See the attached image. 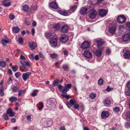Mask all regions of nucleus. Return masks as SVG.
I'll use <instances>...</instances> for the list:
<instances>
[{"label": "nucleus", "mask_w": 130, "mask_h": 130, "mask_svg": "<svg viewBox=\"0 0 130 130\" xmlns=\"http://www.w3.org/2000/svg\"><path fill=\"white\" fill-rule=\"evenodd\" d=\"M106 54L107 55H109L110 53V50L109 49H106Z\"/></svg>", "instance_id": "obj_56"}, {"label": "nucleus", "mask_w": 130, "mask_h": 130, "mask_svg": "<svg viewBox=\"0 0 130 130\" xmlns=\"http://www.w3.org/2000/svg\"><path fill=\"white\" fill-rule=\"evenodd\" d=\"M107 11L105 9H102L99 10V14L101 17H104L107 14Z\"/></svg>", "instance_id": "obj_8"}, {"label": "nucleus", "mask_w": 130, "mask_h": 130, "mask_svg": "<svg viewBox=\"0 0 130 130\" xmlns=\"http://www.w3.org/2000/svg\"><path fill=\"white\" fill-rule=\"evenodd\" d=\"M3 117L4 119L5 120H8L9 119V118L7 113H4L3 115Z\"/></svg>", "instance_id": "obj_36"}, {"label": "nucleus", "mask_w": 130, "mask_h": 130, "mask_svg": "<svg viewBox=\"0 0 130 130\" xmlns=\"http://www.w3.org/2000/svg\"><path fill=\"white\" fill-rule=\"evenodd\" d=\"M113 111L115 112H118L120 111L119 108L118 107H115L113 109Z\"/></svg>", "instance_id": "obj_51"}, {"label": "nucleus", "mask_w": 130, "mask_h": 130, "mask_svg": "<svg viewBox=\"0 0 130 130\" xmlns=\"http://www.w3.org/2000/svg\"><path fill=\"white\" fill-rule=\"evenodd\" d=\"M31 74V72H29L26 73H23L22 75V77L23 80L26 81L27 79L29 78V76Z\"/></svg>", "instance_id": "obj_9"}, {"label": "nucleus", "mask_w": 130, "mask_h": 130, "mask_svg": "<svg viewBox=\"0 0 130 130\" xmlns=\"http://www.w3.org/2000/svg\"><path fill=\"white\" fill-rule=\"evenodd\" d=\"M25 23L27 25L29 26L30 25V22L29 21L27 20H25Z\"/></svg>", "instance_id": "obj_60"}, {"label": "nucleus", "mask_w": 130, "mask_h": 130, "mask_svg": "<svg viewBox=\"0 0 130 130\" xmlns=\"http://www.w3.org/2000/svg\"><path fill=\"white\" fill-rule=\"evenodd\" d=\"M42 125L44 127H47L51 126L52 124L51 119H49L46 120L45 119L42 120Z\"/></svg>", "instance_id": "obj_2"}, {"label": "nucleus", "mask_w": 130, "mask_h": 130, "mask_svg": "<svg viewBox=\"0 0 130 130\" xmlns=\"http://www.w3.org/2000/svg\"><path fill=\"white\" fill-rule=\"evenodd\" d=\"M50 42L52 46L56 47L57 45V39L56 38L53 39L50 41Z\"/></svg>", "instance_id": "obj_15"}, {"label": "nucleus", "mask_w": 130, "mask_h": 130, "mask_svg": "<svg viewBox=\"0 0 130 130\" xmlns=\"http://www.w3.org/2000/svg\"><path fill=\"white\" fill-rule=\"evenodd\" d=\"M55 35L54 33L50 32L47 33H45V36L46 38L48 39H51L54 37Z\"/></svg>", "instance_id": "obj_14"}, {"label": "nucleus", "mask_w": 130, "mask_h": 130, "mask_svg": "<svg viewBox=\"0 0 130 130\" xmlns=\"http://www.w3.org/2000/svg\"><path fill=\"white\" fill-rule=\"evenodd\" d=\"M7 113L11 117L13 116L15 114L14 112L12 111V109L11 108H9L7 110Z\"/></svg>", "instance_id": "obj_21"}, {"label": "nucleus", "mask_w": 130, "mask_h": 130, "mask_svg": "<svg viewBox=\"0 0 130 130\" xmlns=\"http://www.w3.org/2000/svg\"><path fill=\"white\" fill-rule=\"evenodd\" d=\"M116 29V26H114L112 27H109L108 30L109 32L112 35L115 34Z\"/></svg>", "instance_id": "obj_17"}, {"label": "nucleus", "mask_w": 130, "mask_h": 130, "mask_svg": "<svg viewBox=\"0 0 130 130\" xmlns=\"http://www.w3.org/2000/svg\"><path fill=\"white\" fill-rule=\"evenodd\" d=\"M90 46V44L87 41H84L81 45V47L83 49H86L88 48Z\"/></svg>", "instance_id": "obj_7"}, {"label": "nucleus", "mask_w": 130, "mask_h": 130, "mask_svg": "<svg viewBox=\"0 0 130 130\" xmlns=\"http://www.w3.org/2000/svg\"><path fill=\"white\" fill-rule=\"evenodd\" d=\"M70 102L71 104L74 105L75 103V100L74 99L71 100L70 101Z\"/></svg>", "instance_id": "obj_46"}, {"label": "nucleus", "mask_w": 130, "mask_h": 130, "mask_svg": "<svg viewBox=\"0 0 130 130\" xmlns=\"http://www.w3.org/2000/svg\"><path fill=\"white\" fill-rule=\"evenodd\" d=\"M18 69V66L17 65H15L12 67V70L14 72H15L17 71Z\"/></svg>", "instance_id": "obj_41"}, {"label": "nucleus", "mask_w": 130, "mask_h": 130, "mask_svg": "<svg viewBox=\"0 0 130 130\" xmlns=\"http://www.w3.org/2000/svg\"><path fill=\"white\" fill-rule=\"evenodd\" d=\"M37 106L38 108V109L39 110H41V103H39L37 105Z\"/></svg>", "instance_id": "obj_64"}, {"label": "nucleus", "mask_w": 130, "mask_h": 130, "mask_svg": "<svg viewBox=\"0 0 130 130\" xmlns=\"http://www.w3.org/2000/svg\"><path fill=\"white\" fill-rule=\"evenodd\" d=\"M68 31V26L66 24H64L62 26L61 28V31L64 33L67 32Z\"/></svg>", "instance_id": "obj_10"}, {"label": "nucleus", "mask_w": 130, "mask_h": 130, "mask_svg": "<svg viewBox=\"0 0 130 130\" xmlns=\"http://www.w3.org/2000/svg\"><path fill=\"white\" fill-rule=\"evenodd\" d=\"M19 87L17 86H13L12 88L13 91L15 92H17L19 91Z\"/></svg>", "instance_id": "obj_35"}, {"label": "nucleus", "mask_w": 130, "mask_h": 130, "mask_svg": "<svg viewBox=\"0 0 130 130\" xmlns=\"http://www.w3.org/2000/svg\"><path fill=\"white\" fill-rule=\"evenodd\" d=\"M20 63L22 65V66L25 67L26 66L30 67L31 66V64L28 61H26L25 60H21Z\"/></svg>", "instance_id": "obj_13"}, {"label": "nucleus", "mask_w": 130, "mask_h": 130, "mask_svg": "<svg viewBox=\"0 0 130 130\" xmlns=\"http://www.w3.org/2000/svg\"><path fill=\"white\" fill-rule=\"evenodd\" d=\"M9 42V39L5 40L3 39L2 40V42L4 45H6V44L8 43Z\"/></svg>", "instance_id": "obj_38"}, {"label": "nucleus", "mask_w": 130, "mask_h": 130, "mask_svg": "<svg viewBox=\"0 0 130 130\" xmlns=\"http://www.w3.org/2000/svg\"><path fill=\"white\" fill-rule=\"evenodd\" d=\"M2 4L5 7H8L10 5V3L9 0H4L2 2Z\"/></svg>", "instance_id": "obj_20"}, {"label": "nucleus", "mask_w": 130, "mask_h": 130, "mask_svg": "<svg viewBox=\"0 0 130 130\" xmlns=\"http://www.w3.org/2000/svg\"><path fill=\"white\" fill-rule=\"evenodd\" d=\"M83 55L85 57L88 59H91L92 57L91 53L88 50L84 51Z\"/></svg>", "instance_id": "obj_4"}, {"label": "nucleus", "mask_w": 130, "mask_h": 130, "mask_svg": "<svg viewBox=\"0 0 130 130\" xmlns=\"http://www.w3.org/2000/svg\"><path fill=\"white\" fill-rule=\"evenodd\" d=\"M96 43L97 44V47L99 48L103 44V42L100 40H98L96 41Z\"/></svg>", "instance_id": "obj_28"}, {"label": "nucleus", "mask_w": 130, "mask_h": 130, "mask_svg": "<svg viewBox=\"0 0 130 130\" xmlns=\"http://www.w3.org/2000/svg\"><path fill=\"white\" fill-rule=\"evenodd\" d=\"M20 68L22 69V70L24 72H26L28 71V69H26L25 67L21 66L20 67Z\"/></svg>", "instance_id": "obj_49"}, {"label": "nucleus", "mask_w": 130, "mask_h": 130, "mask_svg": "<svg viewBox=\"0 0 130 130\" xmlns=\"http://www.w3.org/2000/svg\"><path fill=\"white\" fill-rule=\"evenodd\" d=\"M125 94L126 95L130 96V91L129 90L125 92Z\"/></svg>", "instance_id": "obj_59"}, {"label": "nucleus", "mask_w": 130, "mask_h": 130, "mask_svg": "<svg viewBox=\"0 0 130 130\" xmlns=\"http://www.w3.org/2000/svg\"><path fill=\"white\" fill-rule=\"evenodd\" d=\"M110 101L109 99H107L104 102V104L106 106H109L110 104Z\"/></svg>", "instance_id": "obj_27"}, {"label": "nucleus", "mask_w": 130, "mask_h": 130, "mask_svg": "<svg viewBox=\"0 0 130 130\" xmlns=\"http://www.w3.org/2000/svg\"><path fill=\"white\" fill-rule=\"evenodd\" d=\"M111 89V88H110L109 86H108L106 90L107 91L109 92L112 90Z\"/></svg>", "instance_id": "obj_63"}, {"label": "nucleus", "mask_w": 130, "mask_h": 130, "mask_svg": "<svg viewBox=\"0 0 130 130\" xmlns=\"http://www.w3.org/2000/svg\"><path fill=\"white\" fill-rule=\"evenodd\" d=\"M97 14V12L95 9H91L89 11L88 15L90 19H94L96 17Z\"/></svg>", "instance_id": "obj_3"}, {"label": "nucleus", "mask_w": 130, "mask_h": 130, "mask_svg": "<svg viewBox=\"0 0 130 130\" xmlns=\"http://www.w3.org/2000/svg\"><path fill=\"white\" fill-rule=\"evenodd\" d=\"M103 50H104L102 48L96 50L95 53L96 56L98 57H100L102 55V52Z\"/></svg>", "instance_id": "obj_19"}, {"label": "nucleus", "mask_w": 130, "mask_h": 130, "mask_svg": "<svg viewBox=\"0 0 130 130\" xmlns=\"http://www.w3.org/2000/svg\"><path fill=\"white\" fill-rule=\"evenodd\" d=\"M50 56L52 58H56L57 57V55L53 53L50 54Z\"/></svg>", "instance_id": "obj_45"}, {"label": "nucleus", "mask_w": 130, "mask_h": 130, "mask_svg": "<svg viewBox=\"0 0 130 130\" xmlns=\"http://www.w3.org/2000/svg\"><path fill=\"white\" fill-rule=\"evenodd\" d=\"M125 126L127 127H128L130 126V123L127 122L125 123Z\"/></svg>", "instance_id": "obj_62"}, {"label": "nucleus", "mask_w": 130, "mask_h": 130, "mask_svg": "<svg viewBox=\"0 0 130 130\" xmlns=\"http://www.w3.org/2000/svg\"><path fill=\"white\" fill-rule=\"evenodd\" d=\"M21 75V73L19 72L16 73L15 74V76L17 78H18Z\"/></svg>", "instance_id": "obj_54"}, {"label": "nucleus", "mask_w": 130, "mask_h": 130, "mask_svg": "<svg viewBox=\"0 0 130 130\" xmlns=\"http://www.w3.org/2000/svg\"><path fill=\"white\" fill-rule=\"evenodd\" d=\"M27 121L29 122L31 121V117L30 115H28L27 116Z\"/></svg>", "instance_id": "obj_58"}, {"label": "nucleus", "mask_w": 130, "mask_h": 130, "mask_svg": "<svg viewBox=\"0 0 130 130\" xmlns=\"http://www.w3.org/2000/svg\"><path fill=\"white\" fill-rule=\"evenodd\" d=\"M125 116L127 118L130 119V112H128L125 115Z\"/></svg>", "instance_id": "obj_55"}, {"label": "nucleus", "mask_w": 130, "mask_h": 130, "mask_svg": "<svg viewBox=\"0 0 130 130\" xmlns=\"http://www.w3.org/2000/svg\"><path fill=\"white\" fill-rule=\"evenodd\" d=\"M12 81V78L11 77H9V80L7 81V83L8 84H10Z\"/></svg>", "instance_id": "obj_52"}, {"label": "nucleus", "mask_w": 130, "mask_h": 130, "mask_svg": "<svg viewBox=\"0 0 130 130\" xmlns=\"http://www.w3.org/2000/svg\"><path fill=\"white\" fill-rule=\"evenodd\" d=\"M20 29L18 27H14L12 28V32L13 33H18L19 30Z\"/></svg>", "instance_id": "obj_26"}, {"label": "nucleus", "mask_w": 130, "mask_h": 130, "mask_svg": "<svg viewBox=\"0 0 130 130\" xmlns=\"http://www.w3.org/2000/svg\"><path fill=\"white\" fill-rule=\"evenodd\" d=\"M29 9L28 6L26 5H24L23 7V10L25 11H27Z\"/></svg>", "instance_id": "obj_34"}, {"label": "nucleus", "mask_w": 130, "mask_h": 130, "mask_svg": "<svg viewBox=\"0 0 130 130\" xmlns=\"http://www.w3.org/2000/svg\"><path fill=\"white\" fill-rule=\"evenodd\" d=\"M17 100V98L16 97L14 96H12L10 98L9 100L12 103L15 102Z\"/></svg>", "instance_id": "obj_32"}, {"label": "nucleus", "mask_w": 130, "mask_h": 130, "mask_svg": "<svg viewBox=\"0 0 130 130\" xmlns=\"http://www.w3.org/2000/svg\"><path fill=\"white\" fill-rule=\"evenodd\" d=\"M30 50H34L36 47V43L34 42H30L28 43Z\"/></svg>", "instance_id": "obj_11"}, {"label": "nucleus", "mask_w": 130, "mask_h": 130, "mask_svg": "<svg viewBox=\"0 0 130 130\" xmlns=\"http://www.w3.org/2000/svg\"><path fill=\"white\" fill-rule=\"evenodd\" d=\"M109 116V112L108 111H103L101 114V117L102 119H105Z\"/></svg>", "instance_id": "obj_12"}, {"label": "nucleus", "mask_w": 130, "mask_h": 130, "mask_svg": "<svg viewBox=\"0 0 130 130\" xmlns=\"http://www.w3.org/2000/svg\"><path fill=\"white\" fill-rule=\"evenodd\" d=\"M6 65V62L5 61H2L0 62V66L2 67H5Z\"/></svg>", "instance_id": "obj_40"}, {"label": "nucleus", "mask_w": 130, "mask_h": 130, "mask_svg": "<svg viewBox=\"0 0 130 130\" xmlns=\"http://www.w3.org/2000/svg\"><path fill=\"white\" fill-rule=\"evenodd\" d=\"M59 83V80L57 78H56L54 81L52 85L54 87L57 86L58 85Z\"/></svg>", "instance_id": "obj_25"}, {"label": "nucleus", "mask_w": 130, "mask_h": 130, "mask_svg": "<svg viewBox=\"0 0 130 130\" xmlns=\"http://www.w3.org/2000/svg\"><path fill=\"white\" fill-rule=\"evenodd\" d=\"M123 56L125 58H130V51H126L124 54Z\"/></svg>", "instance_id": "obj_24"}, {"label": "nucleus", "mask_w": 130, "mask_h": 130, "mask_svg": "<svg viewBox=\"0 0 130 130\" xmlns=\"http://www.w3.org/2000/svg\"><path fill=\"white\" fill-rule=\"evenodd\" d=\"M103 79L100 78L98 81V84L100 85H102L103 84Z\"/></svg>", "instance_id": "obj_39"}, {"label": "nucleus", "mask_w": 130, "mask_h": 130, "mask_svg": "<svg viewBox=\"0 0 130 130\" xmlns=\"http://www.w3.org/2000/svg\"><path fill=\"white\" fill-rule=\"evenodd\" d=\"M96 94L94 93H90L89 95V97L92 99H94L96 97Z\"/></svg>", "instance_id": "obj_37"}, {"label": "nucleus", "mask_w": 130, "mask_h": 130, "mask_svg": "<svg viewBox=\"0 0 130 130\" xmlns=\"http://www.w3.org/2000/svg\"><path fill=\"white\" fill-rule=\"evenodd\" d=\"M4 88L3 86L0 87V95L1 96H3L4 95Z\"/></svg>", "instance_id": "obj_29"}, {"label": "nucleus", "mask_w": 130, "mask_h": 130, "mask_svg": "<svg viewBox=\"0 0 130 130\" xmlns=\"http://www.w3.org/2000/svg\"><path fill=\"white\" fill-rule=\"evenodd\" d=\"M50 4V7L53 9H57L58 8V5L56 2H52Z\"/></svg>", "instance_id": "obj_16"}, {"label": "nucleus", "mask_w": 130, "mask_h": 130, "mask_svg": "<svg viewBox=\"0 0 130 130\" xmlns=\"http://www.w3.org/2000/svg\"><path fill=\"white\" fill-rule=\"evenodd\" d=\"M79 106L78 104L75 103L74 105V107L75 109H77L79 108Z\"/></svg>", "instance_id": "obj_53"}, {"label": "nucleus", "mask_w": 130, "mask_h": 130, "mask_svg": "<svg viewBox=\"0 0 130 130\" xmlns=\"http://www.w3.org/2000/svg\"><path fill=\"white\" fill-rule=\"evenodd\" d=\"M77 7V6L76 5H73L70 8L71 10L73 11L74 12V11L76 9Z\"/></svg>", "instance_id": "obj_42"}, {"label": "nucleus", "mask_w": 130, "mask_h": 130, "mask_svg": "<svg viewBox=\"0 0 130 130\" xmlns=\"http://www.w3.org/2000/svg\"><path fill=\"white\" fill-rule=\"evenodd\" d=\"M62 67L64 71H68L69 70L68 65L67 64H63L62 66Z\"/></svg>", "instance_id": "obj_30"}, {"label": "nucleus", "mask_w": 130, "mask_h": 130, "mask_svg": "<svg viewBox=\"0 0 130 130\" xmlns=\"http://www.w3.org/2000/svg\"><path fill=\"white\" fill-rule=\"evenodd\" d=\"M9 19L11 20L15 18V16L13 14H10L9 15Z\"/></svg>", "instance_id": "obj_48"}, {"label": "nucleus", "mask_w": 130, "mask_h": 130, "mask_svg": "<svg viewBox=\"0 0 130 130\" xmlns=\"http://www.w3.org/2000/svg\"><path fill=\"white\" fill-rule=\"evenodd\" d=\"M68 36L66 35H61L60 37V41L63 43H65L69 40Z\"/></svg>", "instance_id": "obj_6"}, {"label": "nucleus", "mask_w": 130, "mask_h": 130, "mask_svg": "<svg viewBox=\"0 0 130 130\" xmlns=\"http://www.w3.org/2000/svg\"><path fill=\"white\" fill-rule=\"evenodd\" d=\"M88 9L86 7H82L80 11V13L84 15L86 14Z\"/></svg>", "instance_id": "obj_18"}, {"label": "nucleus", "mask_w": 130, "mask_h": 130, "mask_svg": "<svg viewBox=\"0 0 130 130\" xmlns=\"http://www.w3.org/2000/svg\"><path fill=\"white\" fill-rule=\"evenodd\" d=\"M117 19L119 23L123 24L125 22L126 18L124 15H121L118 17Z\"/></svg>", "instance_id": "obj_5"}, {"label": "nucleus", "mask_w": 130, "mask_h": 130, "mask_svg": "<svg viewBox=\"0 0 130 130\" xmlns=\"http://www.w3.org/2000/svg\"><path fill=\"white\" fill-rule=\"evenodd\" d=\"M30 59L31 60H33L34 59V56L33 54H31L29 55Z\"/></svg>", "instance_id": "obj_50"}, {"label": "nucleus", "mask_w": 130, "mask_h": 130, "mask_svg": "<svg viewBox=\"0 0 130 130\" xmlns=\"http://www.w3.org/2000/svg\"><path fill=\"white\" fill-rule=\"evenodd\" d=\"M20 59L21 60H25L26 58H25V57L23 56L22 54H21V55L20 56Z\"/></svg>", "instance_id": "obj_57"}, {"label": "nucleus", "mask_w": 130, "mask_h": 130, "mask_svg": "<svg viewBox=\"0 0 130 130\" xmlns=\"http://www.w3.org/2000/svg\"><path fill=\"white\" fill-rule=\"evenodd\" d=\"M47 105H50L52 106H53L54 105V102H51V100L48 101L47 102Z\"/></svg>", "instance_id": "obj_47"}, {"label": "nucleus", "mask_w": 130, "mask_h": 130, "mask_svg": "<svg viewBox=\"0 0 130 130\" xmlns=\"http://www.w3.org/2000/svg\"><path fill=\"white\" fill-rule=\"evenodd\" d=\"M123 39L125 41L129 40L130 39V35L128 34L124 35L123 36Z\"/></svg>", "instance_id": "obj_22"}, {"label": "nucleus", "mask_w": 130, "mask_h": 130, "mask_svg": "<svg viewBox=\"0 0 130 130\" xmlns=\"http://www.w3.org/2000/svg\"><path fill=\"white\" fill-rule=\"evenodd\" d=\"M58 12L60 14L64 16H66L68 15V13L65 10H59L58 11Z\"/></svg>", "instance_id": "obj_23"}, {"label": "nucleus", "mask_w": 130, "mask_h": 130, "mask_svg": "<svg viewBox=\"0 0 130 130\" xmlns=\"http://www.w3.org/2000/svg\"><path fill=\"white\" fill-rule=\"evenodd\" d=\"M26 90L25 89L23 90H20V91H19L18 95L19 96H21L22 94H24L25 93L26 91Z\"/></svg>", "instance_id": "obj_31"}, {"label": "nucleus", "mask_w": 130, "mask_h": 130, "mask_svg": "<svg viewBox=\"0 0 130 130\" xmlns=\"http://www.w3.org/2000/svg\"><path fill=\"white\" fill-rule=\"evenodd\" d=\"M66 105L69 108H70L71 107V105L69 102H67L66 103Z\"/></svg>", "instance_id": "obj_61"}, {"label": "nucleus", "mask_w": 130, "mask_h": 130, "mask_svg": "<svg viewBox=\"0 0 130 130\" xmlns=\"http://www.w3.org/2000/svg\"><path fill=\"white\" fill-rule=\"evenodd\" d=\"M18 41L19 44H22L23 42V38L21 37H19Z\"/></svg>", "instance_id": "obj_43"}, {"label": "nucleus", "mask_w": 130, "mask_h": 130, "mask_svg": "<svg viewBox=\"0 0 130 130\" xmlns=\"http://www.w3.org/2000/svg\"><path fill=\"white\" fill-rule=\"evenodd\" d=\"M38 92V90H35L31 94V95L33 96H34L36 95L37 94V93Z\"/></svg>", "instance_id": "obj_44"}, {"label": "nucleus", "mask_w": 130, "mask_h": 130, "mask_svg": "<svg viewBox=\"0 0 130 130\" xmlns=\"http://www.w3.org/2000/svg\"><path fill=\"white\" fill-rule=\"evenodd\" d=\"M60 24L59 23L56 24L53 26L54 29L55 30H58L60 28Z\"/></svg>", "instance_id": "obj_33"}, {"label": "nucleus", "mask_w": 130, "mask_h": 130, "mask_svg": "<svg viewBox=\"0 0 130 130\" xmlns=\"http://www.w3.org/2000/svg\"><path fill=\"white\" fill-rule=\"evenodd\" d=\"M71 87V85L70 84H66L63 87L60 85H58V88L59 90L62 92V94L61 95L63 98H66L67 99H69L70 98L69 95L66 94L65 92H67L69 90V89Z\"/></svg>", "instance_id": "obj_1"}]
</instances>
